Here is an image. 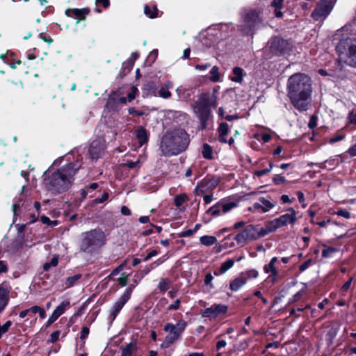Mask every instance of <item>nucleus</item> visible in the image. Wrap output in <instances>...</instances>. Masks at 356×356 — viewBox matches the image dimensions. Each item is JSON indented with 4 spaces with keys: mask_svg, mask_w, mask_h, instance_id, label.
Listing matches in <instances>:
<instances>
[{
    "mask_svg": "<svg viewBox=\"0 0 356 356\" xmlns=\"http://www.w3.org/2000/svg\"><path fill=\"white\" fill-rule=\"evenodd\" d=\"M338 249L333 247H327L322 250V257L324 258L330 257Z\"/></svg>",
    "mask_w": 356,
    "mask_h": 356,
    "instance_id": "obj_40",
    "label": "nucleus"
},
{
    "mask_svg": "<svg viewBox=\"0 0 356 356\" xmlns=\"http://www.w3.org/2000/svg\"><path fill=\"white\" fill-rule=\"evenodd\" d=\"M140 275L137 272L135 273L134 276V279L132 280V283L130 284L129 287L127 289H130L131 291V293L133 292L134 289L139 284L140 281L143 278H140Z\"/></svg>",
    "mask_w": 356,
    "mask_h": 356,
    "instance_id": "obj_45",
    "label": "nucleus"
},
{
    "mask_svg": "<svg viewBox=\"0 0 356 356\" xmlns=\"http://www.w3.org/2000/svg\"><path fill=\"white\" fill-rule=\"evenodd\" d=\"M40 221L43 223V224H46V225H50V226H55L57 225V221L56 220H51L50 218L46 216H42L40 217Z\"/></svg>",
    "mask_w": 356,
    "mask_h": 356,
    "instance_id": "obj_51",
    "label": "nucleus"
},
{
    "mask_svg": "<svg viewBox=\"0 0 356 356\" xmlns=\"http://www.w3.org/2000/svg\"><path fill=\"white\" fill-rule=\"evenodd\" d=\"M128 113L129 115L136 116H143L145 115V112L143 110H136L134 107H130L128 108Z\"/></svg>",
    "mask_w": 356,
    "mask_h": 356,
    "instance_id": "obj_47",
    "label": "nucleus"
},
{
    "mask_svg": "<svg viewBox=\"0 0 356 356\" xmlns=\"http://www.w3.org/2000/svg\"><path fill=\"white\" fill-rule=\"evenodd\" d=\"M129 275L130 274L122 273L120 277L117 280L118 284L122 287L127 286Z\"/></svg>",
    "mask_w": 356,
    "mask_h": 356,
    "instance_id": "obj_39",
    "label": "nucleus"
},
{
    "mask_svg": "<svg viewBox=\"0 0 356 356\" xmlns=\"http://www.w3.org/2000/svg\"><path fill=\"white\" fill-rule=\"evenodd\" d=\"M222 209V200H219L215 205L210 207L207 210V213L216 217L220 215V211Z\"/></svg>",
    "mask_w": 356,
    "mask_h": 356,
    "instance_id": "obj_27",
    "label": "nucleus"
},
{
    "mask_svg": "<svg viewBox=\"0 0 356 356\" xmlns=\"http://www.w3.org/2000/svg\"><path fill=\"white\" fill-rule=\"evenodd\" d=\"M222 107H219L218 114L219 116L218 127V140L219 142L222 143Z\"/></svg>",
    "mask_w": 356,
    "mask_h": 356,
    "instance_id": "obj_29",
    "label": "nucleus"
},
{
    "mask_svg": "<svg viewBox=\"0 0 356 356\" xmlns=\"http://www.w3.org/2000/svg\"><path fill=\"white\" fill-rule=\"evenodd\" d=\"M80 249L86 253H92L106 244V236L100 228L92 229L82 234Z\"/></svg>",
    "mask_w": 356,
    "mask_h": 356,
    "instance_id": "obj_5",
    "label": "nucleus"
},
{
    "mask_svg": "<svg viewBox=\"0 0 356 356\" xmlns=\"http://www.w3.org/2000/svg\"><path fill=\"white\" fill-rule=\"evenodd\" d=\"M210 76L209 77V80L212 82H217L220 80V73L218 72V67L217 66H213L210 72Z\"/></svg>",
    "mask_w": 356,
    "mask_h": 356,
    "instance_id": "obj_37",
    "label": "nucleus"
},
{
    "mask_svg": "<svg viewBox=\"0 0 356 356\" xmlns=\"http://www.w3.org/2000/svg\"><path fill=\"white\" fill-rule=\"evenodd\" d=\"M172 87L173 83L170 81H168V83H166L165 86H162L158 90L159 96L164 99L170 98L172 96V93L169 91V89L172 88Z\"/></svg>",
    "mask_w": 356,
    "mask_h": 356,
    "instance_id": "obj_23",
    "label": "nucleus"
},
{
    "mask_svg": "<svg viewBox=\"0 0 356 356\" xmlns=\"http://www.w3.org/2000/svg\"><path fill=\"white\" fill-rule=\"evenodd\" d=\"M278 228L279 227L277 225V222H276L275 220L274 219L273 220L268 221L265 224L264 227H259L260 234H261V236L264 237L266 235H267L268 234L275 232Z\"/></svg>",
    "mask_w": 356,
    "mask_h": 356,
    "instance_id": "obj_20",
    "label": "nucleus"
},
{
    "mask_svg": "<svg viewBox=\"0 0 356 356\" xmlns=\"http://www.w3.org/2000/svg\"><path fill=\"white\" fill-rule=\"evenodd\" d=\"M333 8V2L332 0H321L316 8L312 13L314 19H324L331 12Z\"/></svg>",
    "mask_w": 356,
    "mask_h": 356,
    "instance_id": "obj_11",
    "label": "nucleus"
},
{
    "mask_svg": "<svg viewBox=\"0 0 356 356\" xmlns=\"http://www.w3.org/2000/svg\"><path fill=\"white\" fill-rule=\"evenodd\" d=\"M219 182V178L207 175L197 184L195 191L197 195H202L208 191L214 189L218 185Z\"/></svg>",
    "mask_w": 356,
    "mask_h": 356,
    "instance_id": "obj_13",
    "label": "nucleus"
},
{
    "mask_svg": "<svg viewBox=\"0 0 356 356\" xmlns=\"http://www.w3.org/2000/svg\"><path fill=\"white\" fill-rule=\"evenodd\" d=\"M109 197V194L107 191H104L100 197H96L92 200L94 204H102L106 202Z\"/></svg>",
    "mask_w": 356,
    "mask_h": 356,
    "instance_id": "obj_42",
    "label": "nucleus"
},
{
    "mask_svg": "<svg viewBox=\"0 0 356 356\" xmlns=\"http://www.w3.org/2000/svg\"><path fill=\"white\" fill-rule=\"evenodd\" d=\"M268 47L273 54L279 56L289 52L292 44L289 40L274 37L268 42Z\"/></svg>",
    "mask_w": 356,
    "mask_h": 356,
    "instance_id": "obj_9",
    "label": "nucleus"
},
{
    "mask_svg": "<svg viewBox=\"0 0 356 356\" xmlns=\"http://www.w3.org/2000/svg\"><path fill=\"white\" fill-rule=\"evenodd\" d=\"M158 289L161 292L165 293L168 289V281L166 279H161L159 283Z\"/></svg>",
    "mask_w": 356,
    "mask_h": 356,
    "instance_id": "obj_46",
    "label": "nucleus"
},
{
    "mask_svg": "<svg viewBox=\"0 0 356 356\" xmlns=\"http://www.w3.org/2000/svg\"><path fill=\"white\" fill-rule=\"evenodd\" d=\"M200 314L203 318L214 319L222 314V304H213L210 307L201 309Z\"/></svg>",
    "mask_w": 356,
    "mask_h": 356,
    "instance_id": "obj_16",
    "label": "nucleus"
},
{
    "mask_svg": "<svg viewBox=\"0 0 356 356\" xmlns=\"http://www.w3.org/2000/svg\"><path fill=\"white\" fill-rule=\"evenodd\" d=\"M241 277L243 279V280L247 282V281L252 278H257L259 275V272L257 270L254 269H250L245 270L244 272H242L239 274Z\"/></svg>",
    "mask_w": 356,
    "mask_h": 356,
    "instance_id": "obj_30",
    "label": "nucleus"
},
{
    "mask_svg": "<svg viewBox=\"0 0 356 356\" xmlns=\"http://www.w3.org/2000/svg\"><path fill=\"white\" fill-rule=\"evenodd\" d=\"M127 262V260H125L122 264H121L120 266H118L116 268H115L112 273H111V275H118L120 272H121L122 270H124V268H125L126 266V264Z\"/></svg>",
    "mask_w": 356,
    "mask_h": 356,
    "instance_id": "obj_60",
    "label": "nucleus"
},
{
    "mask_svg": "<svg viewBox=\"0 0 356 356\" xmlns=\"http://www.w3.org/2000/svg\"><path fill=\"white\" fill-rule=\"evenodd\" d=\"M106 149L105 140L98 137L93 140L88 148V154L92 160L99 159L104 154Z\"/></svg>",
    "mask_w": 356,
    "mask_h": 356,
    "instance_id": "obj_12",
    "label": "nucleus"
},
{
    "mask_svg": "<svg viewBox=\"0 0 356 356\" xmlns=\"http://www.w3.org/2000/svg\"><path fill=\"white\" fill-rule=\"evenodd\" d=\"M277 261V257H274L271 259L268 264L264 266V270L266 273H275L277 268L275 266V264Z\"/></svg>",
    "mask_w": 356,
    "mask_h": 356,
    "instance_id": "obj_34",
    "label": "nucleus"
},
{
    "mask_svg": "<svg viewBox=\"0 0 356 356\" xmlns=\"http://www.w3.org/2000/svg\"><path fill=\"white\" fill-rule=\"evenodd\" d=\"M262 22V12L260 10L245 9L242 14L241 31L246 35H253Z\"/></svg>",
    "mask_w": 356,
    "mask_h": 356,
    "instance_id": "obj_6",
    "label": "nucleus"
},
{
    "mask_svg": "<svg viewBox=\"0 0 356 356\" xmlns=\"http://www.w3.org/2000/svg\"><path fill=\"white\" fill-rule=\"evenodd\" d=\"M10 290L3 284H0V314L8 306L10 300Z\"/></svg>",
    "mask_w": 356,
    "mask_h": 356,
    "instance_id": "obj_18",
    "label": "nucleus"
},
{
    "mask_svg": "<svg viewBox=\"0 0 356 356\" xmlns=\"http://www.w3.org/2000/svg\"><path fill=\"white\" fill-rule=\"evenodd\" d=\"M188 201V197L186 193L178 194L173 199V204L177 207H180L184 203Z\"/></svg>",
    "mask_w": 356,
    "mask_h": 356,
    "instance_id": "obj_31",
    "label": "nucleus"
},
{
    "mask_svg": "<svg viewBox=\"0 0 356 356\" xmlns=\"http://www.w3.org/2000/svg\"><path fill=\"white\" fill-rule=\"evenodd\" d=\"M287 96L291 104L300 112L306 111L311 106L312 81L306 74L296 73L287 81Z\"/></svg>",
    "mask_w": 356,
    "mask_h": 356,
    "instance_id": "obj_1",
    "label": "nucleus"
},
{
    "mask_svg": "<svg viewBox=\"0 0 356 356\" xmlns=\"http://www.w3.org/2000/svg\"><path fill=\"white\" fill-rule=\"evenodd\" d=\"M158 57V50L157 49H153L152 51L149 52L148 56H147V62L150 64L153 63L156 59Z\"/></svg>",
    "mask_w": 356,
    "mask_h": 356,
    "instance_id": "obj_48",
    "label": "nucleus"
},
{
    "mask_svg": "<svg viewBox=\"0 0 356 356\" xmlns=\"http://www.w3.org/2000/svg\"><path fill=\"white\" fill-rule=\"evenodd\" d=\"M34 311L35 314H38L40 318L44 319L46 318L47 314L44 308L38 305H35Z\"/></svg>",
    "mask_w": 356,
    "mask_h": 356,
    "instance_id": "obj_50",
    "label": "nucleus"
},
{
    "mask_svg": "<svg viewBox=\"0 0 356 356\" xmlns=\"http://www.w3.org/2000/svg\"><path fill=\"white\" fill-rule=\"evenodd\" d=\"M181 301L179 299H177L172 304L168 307V311L177 310L180 307Z\"/></svg>",
    "mask_w": 356,
    "mask_h": 356,
    "instance_id": "obj_61",
    "label": "nucleus"
},
{
    "mask_svg": "<svg viewBox=\"0 0 356 356\" xmlns=\"http://www.w3.org/2000/svg\"><path fill=\"white\" fill-rule=\"evenodd\" d=\"M338 216H342L346 219L350 218V213L346 209H339L337 211Z\"/></svg>",
    "mask_w": 356,
    "mask_h": 356,
    "instance_id": "obj_64",
    "label": "nucleus"
},
{
    "mask_svg": "<svg viewBox=\"0 0 356 356\" xmlns=\"http://www.w3.org/2000/svg\"><path fill=\"white\" fill-rule=\"evenodd\" d=\"M40 38L48 44H51L54 42V40L51 38V37L45 33H41L40 34Z\"/></svg>",
    "mask_w": 356,
    "mask_h": 356,
    "instance_id": "obj_59",
    "label": "nucleus"
},
{
    "mask_svg": "<svg viewBox=\"0 0 356 356\" xmlns=\"http://www.w3.org/2000/svg\"><path fill=\"white\" fill-rule=\"evenodd\" d=\"M195 113L200 121V129H205L211 115L210 104L208 99L202 97L200 102H196Z\"/></svg>",
    "mask_w": 356,
    "mask_h": 356,
    "instance_id": "obj_8",
    "label": "nucleus"
},
{
    "mask_svg": "<svg viewBox=\"0 0 356 356\" xmlns=\"http://www.w3.org/2000/svg\"><path fill=\"white\" fill-rule=\"evenodd\" d=\"M133 346L134 344L132 343L127 344L122 350L121 356H131L133 351Z\"/></svg>",
    "mask_w": 356,
    "mask_h": 356,
    "instance_id": "obj_44",
    "label": "nucleus"
},
{
    "mask_svg": "<svg viewBox=\"0 0 356 356\" xmlns=\"http://www.w3.org/2000/svg\"><path fill=\"white\" fill-rule=\"evenodd\" d=\"M352 25L346 24L337 31V35H342L337 45L336 51L341 61L346 65L356 68V38L350 37Z\"/></svg>",
    "mask_w": 356,
    "mask_h": 356,
    "instance_id": "obj_4",
    "label": "nucleus"
},
{
    "mask_svg": "<svg viewBox=\"0 0 356 356\" xmlns=\"http://www.w3.org/2000/svg\"><path fill=\"white\" fill-rule=\"evenodd\" d=\"M353 280V278L350 277L348 281H346L343 284V285L341 288V292H346L350 288Z\"/></svg>",
    "mask_w": 356,
    "mask_h": 356,
    "instance_id": "obj_63",
    "label": "nucleus"
},
{
    "mask_svg": "<svg viewBox=\"0 0 356 356\" xmlns=\"http://www.w3.org/2000/svg\"><path fill=\"white\" fill-rule=\"evenodd\" d=\"M312 264V259H309L299 266V270L303 272L307 270Z\"/></svg>",
    "mask_w": 356,
    "mask_h": 356,
    "instance_id": "obj_57",
    "label": "nucleus"
},
{
    "mask_svg": "<svg viewBox=\"0 0 356 356\" xmlns=\"http://www.w3.org/2000/svg\"><path fill=\"white\" fill-rule=\"evenodd\" d=\"M273 181L276 185H280V184L286 183V180L284 177H282L280 175H276L273 178Z\"/></svg>",
    "mask_w": 356,
    "mask_h": 356,
    "instance_id": "obj_53",
    "label": "nucleus"
},
{
    "mask_svg": "<svg viewBox=\"0 0 356 356\" xmlns=\"http://www.w3.org/2000/svg\"><path fill=\"white\" fill-rule=\"evenodd\" d=\"M9 56L13 57L16 56L15 54L8 51L6 54H1L0 55V58L5 63L10 66L11 68L15 69V63L11 62V59L9 58Z\"/></svg>",
    "mask_w": 356,
    "mask_h": 356,
    "instance_id": "obj_33",
    "label": "nucleus"
},
{
    "mask_svg": "<svg viewBox=\"0 0 356 356\" xmlns=\"http://www.w3.org/2000/svg\"><path fill=\"white\" fill-rule=\"evenodd\" d=\"M200 243L206 246H210L216 243L217 240L215 236H202L200 238Z\"/></svg>",
    "mask_w": 356,
    "mask_h": 356,
    "instance_id": "obj_35",
    "label": "nucleus"
},
{
    "mask_svg": "<svg viewBox=\"0 0 356 356\" xmlns=\"http://www.w3.org/2000/svg\"><path fill=\"white\" fill-rule=\"evenodd\" d=\"M245 284V282L239 275L237 277L233 280L229 284V288L233 291H237L241 286Z\"/></svg>",
    "mask_w": 356,
    "mask_h": 356,
    "instance_id": "obj_25",
    "label": "nucleus"
},
{
    "mask_svg": "<svg viewBox=\"0 0 356 356\" xmlns=\"http://www.w3.org/2000/svg\"><path fill=\"white\" fill-rule=\"evenodd\" d=\"M187 323L184 320H179L176 325L172 323H166L163 327V330L168 332V334L160 345L161 348L166 349L178 340L184 332Z\"/></svg>",
    "mask_w": 356,
    "mask_h": 356,
    "instance_id": "obj_7",
    "label": "nucleus"
},
{
    "mask_svg": "<svg viewBox=\"0 0 356 356\" xmlns=\"http://www.w3.org/2000/svg\"><path fill=\"white\" fill-rule=\"evenodd\" d=\"M237 206V204L234 202H224V213L228 212L232 208H234Z\"/></svg>",
    "mask_w": 356,
    "mask_h": 356,
    "instance_id": "obj_56",
    "label": "nucleus"
},
{
    "mask_svg": "<svg viewBox=\"0 0 356 356\" xmlns=\"http://www.w3.org/2000/svg\"><path fill=\"white\" fill-rule=\"evenodd\" d=\"M90 333V329L87 326H83L81 329V333H80V339L81 341H83V343H85V340L88 338V334Z\"/></svg>",
    "mask_w": 356,
    "mask_h": 356,
    "instance_id": "obj_49",
    "label": "nucleus"
},
{
    "mask_svg": "<svg viewBox=\"0 0 356 356\" xmlns=\"http://www.w3.org/2000/svg\"><path fill=\"white\" fill-rule=\"evenodd\" d=\"M195 233V230H192L191 229H188L182 231L178 235L179 237H190V236H193Z\"/></svg>",
    "mask_w": 356,
    "mask_h": 356,
    "instance_id": "obj_58",
    "label": "nucleus"
},
{
    "mask_svg": "<svg viewBox=\"0 0 356 356\" xmlns=\"http://www.w3.org/2000/svg\"><path fill=\"white\" fill-rule=\"evenodd\" d=\"M191 140L190 134L184 129L175 127L163 135L160 149L165 156H177L188 149Z\"/></svg>",
    "mask_w": 356,
    "mask_h": 356,
    "instance_id": "obj_3",
    "label": "nucleus"
},
{
    "mask_svg": "<svg viewBox=\"0 0 356 356\" xmlns=\"http://www.w3.org/2000/svg\"><path fill=\"white\" fill-rule=\"evenodd\" d=\"M284 0H273L270 6L274 9V14L276 17L280 18L283 16V13L281 9L283 7Z\"/></svg>",
    "mask_w": 356,
    "mask_h": 356,
    "instance_id": "obj_22",
    "label": "nucleus"
},
{
    "mask_svg": "<svg viewBox=\"0 0 356 356\" xmlns=\"http://www.w3.org/2000/svg\"><path fill=\"white\" fill-rule=\"evenodd\" d=\"M136 137L138 140L140 147L146 144L149 140V134L145 127L140 126L136 131Z\"/></svg>",
    "mask_w": 356,
    "mask_h": 356,
    "instance_id": "obj_19",
    "label": "nucleus"
},
{
    "mask_svg": "<svg viewBox=\"0 0 356 356\" xmlns=\"http://www.w3.org/2000/svg\"><path fill=\"white\" fill-rule=\"evenodd\" d=\"M34 309H35V305L29 309H24V310L20 312L19 314V317L21 318H24L26 316H32L33 315H35Z\"/></svg>",
    "mask_w": 356,
    "mask_h": 356,
    "instance_id": "obj_41",
    "label": "nucleus"
},
{
    "mask_svg": "<svg viewBox=\"0 0 356 356\" xmlns=\"http://www.w3.org/2000/svg\"><path fill=\"white\" fill-rule=\"evenodd\" d=\"M159 254V251H158L156 250H152L148 252V253L147 254L146 256L144 257V258L143 259V261H147L149 260L151 258H152L153 257L158 255Z\"/></svg>",
    "mask_w": 356,
    "mask_h": 356,
    "instance_id": "obj_55",
    "label": "nucleus"
},
{
    "mask_svg": "<svg viewBox=\"0 0 356 356\" xmlns=\"http://www.w3.org/2000/svg\"><path fill=\"white\" fill-rule=\"evenodd\" d=\"M144 13L149 18L154 19L158 17L159 10L156 5L153 6L152 8L148 5L144 6Z\"/></svg>",
    "mask_w": 356,
    "mask_h": 356,
    "instance_id": "obj_28",
    "label": "nucleus"
},
{
    "mask_svg": "<svg viewBox=\"0 0 356 356\" xmlns=\"http://www.w3.org/2000/svg\"><path fill=\"white\" fill-rule=\"evenodd\" d=\"M95 5L107 9L111 6V2L110 0H95Z\"/></svg>",
    "mask_w": 356,
    "mask_h": 356,
    "instance_id": "obj_54",
    "label": "nucleus"
},
{
    "mask_svg": "<svg viewBox=\"0 0 356 356\" xmlns=\"http://www.w3.org/2000/svg\"><path fill=\"white\" fill-rule=\"evenodd\" d=\"M60 331L56 330L53 332L50 335V339H49V341L51 343H55L58 341L59 336H60Z\"/></svg>",
    "mask_w": 356,
    "mask_h": 356,
    "instance_id": "obj_62",
    "label": "nucleus"
},
{
    "mask_svg": "<svg viewBox=\"0 0 356 356\" xmlns=\"http://www.w3.org/2000/svg\"><path fill=\"white\" fill-rule=\"evenodd\" d=\"M243 70L239 67H235L232 70V74L229 75V79L234 82L241 83L243 80Z\"/></svg>",
    "mask_w": 356,
    "mask_h": 356,
    "instance_id": "obj_21",
    "label": "nucleus"
},
{
    "mask_svg": "<svg viewBox=\"0 0 356 356\" xmlns=\"http://www.w3.org/2000/svg\"><path fill=\"white\" fill-rule=\"evenodd\" d=\"M81 277V274H76L73 276L67 277L65 282V288L72 287L75 284L76 282L80 280Z\"/></svg>",
    "mask_w": 356,
    "mask_h": 356,
    "instance_id": "obj_36",
    "label": "nucleus"
},
{
    "mask_svg": "<svg viewBox=\"0 0 356 356\" xmlns=\"http://www.w3.org/2000/svg\"><path fill=\"white\" fill-rule=\"evenodd\" d=\"M106 108L111 111H115L118 108L117 98L110 97L106 102Z\"/></svg>",
    "mask_w": 356,
    "mask_h": 356,
    "instance_id": "obj_38",
    "label": "nucleus"
},
{
    "mask_svg": "<svg viewBox=\"0 0 356 356\" xmlns=\"http://www.w3.org/2000/svg\"><path fill=\"white\" fill-rule=\"evenodd\" d=\"M259 201L261 202L262 207V212L266 213L271 209L274 208L276 205V202H271L264 197L259 198Z\"/></svg>",
    "mask_w": 356,
    "mask_h": 356,
    "instance_id": "obj_24",
    "label": "nucleus"
},
{
    "mask_svg": "<svg viewBox=\"0 0 356 356\" xmlns=\"http://www.w3.org/2000/svg\"><path fill=\"white\" fill-rule=\"evenodd\" d=\"M288 211H290L289 213L282 215L275 219L279 228L288 224H293L296 221V211L292 207L289 208Z\"/></svg>",
    "mask_w": 356,
    "mask_h": 356,
    "instance_id": "obj_17",
    "label": "nucleus"
},
{
    "mask_svg": "<svg viewBox=\"0 0 356 356\" xmlns=\"http://www.w3.org/2000/svg\"><path fill=\"white\" fill-rule=\"evenodd\" d=\"M70 301L64 300L56 307L53 313L55 314V316H57L59 318L63 314H64L66 309L70 307Z\"/></svg>",
    "mask_w": 356,
    "mask_h": 356,
    "instance_id": "obj_26",
    "label": "nucleus"
},
{
    "mask_svg": "<svg viewBox=\"0 0 356 356\" xmlns=\"http://www.w3.org/2000/svg\"><path fill=\"white\" fill-rule=\"evenodd\" d=\"M90 13V8L88 7L83 8H67L65 11V15L68 17L76 19V24L86 20L87 16Z\"/></svg>",
    "mask_w": 356,
    "mask_h": 356,
    "instance_id": "obj_15",
    "label": "nucleus"
},
{
    "mask_svg": "<svg viewBox=\"0 0 356 356\" xmlns=\"http://www.w3.org/2000/svg\"><path fill=\"white\" fill-rule=\"evenodd\" d=\"M259 225H249L239 234L236 235L235 239L238 243H245L250 241L257 240L261 238Z\"/></svg>",
    "mask_w": 356,
    "mask_h": 356,
    "instance_id": "obj_10",
    "label": "nucleus"
},
{
    "mask_svg": "<svg viewBox=\"0 0 356 356\" xmlns=\"http://www.w3.org/2000/svg\"><path fill=\"white\" fill-rule=\"evenodd\" d=\"M81 168V163L78 159L63 165L44 179L47 190L54 195L66 192L72 186L75 180L74 176Z\"/></svg>",
    "mask_w": 356,
    "mask_h": 356,
    "instance_id": "obj_2",
    "label": "nucleus"
},
{
    "mask_svg": "<svg viewBox=\"0 0 356 356\" xmlns=\"http://www.w3.org/2000/svg\"><path fill=\"white\" fill-rule=\"evenodd\" d=\"M134 65L133 63H131V61H129L128 60H127L122 63V70L129 73L131 72V70H132Z\"/></svg>",
    "mask_w": 356,
    "mask_h": 356,
    "instance_id": "obj_52",
    "label": "nucleus"
},
{
    "mask_svg": "<svg viewBox=\"0 0 356 356\" xmlns=\"http://www.w3.org/2000/svg\"><path fill=\"white\" fill-rule=\"evenodd\" d=\"M202 155L203 158L205 159H213V148L212 147L207 144L204 143L202 148Z\"/></svg>",
    "mask_w": 356,
    "mask_h": 356,
    "instance_id": "obj_32",
    "label": "nucleus"
},
{
    "mask_svg": "<svg viewBox=\"0 0 356 356\" xmlns=\"http://www.w3.org/2000/svg\"><path fill=\"white\" fill-rule=\"evenodd\" d=\"M138 93V89L136 86H132L131 87V91L127 94V100L129 102H132L135 98L136 95Z\"/></svg>",
    "mask_w": 356,
    "mask_h": 356,
    "instance_id": "obj_43",
    "label": "nucleus"
},
{
    "mask_svg": "<svg viewBox=\"0 0 356 356\" xmlns=\"http://www.w3.org/2000/svg\"><path fill=\"white\" fill-rule=\"evenodd\" d=\"M131 296V291L130 289H126L123 294L113 305L111 312L110 317L111 321H114L117 317L118 314L122 309L124 305L128 302Z\"/></svg>",
    "mask_w": 356,
    "mask_h": 356,
    "instance_id": "obj_14",
    "label": "nucleus"
}]
</instances>
